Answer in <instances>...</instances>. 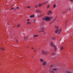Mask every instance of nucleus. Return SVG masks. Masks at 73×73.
Returning <instances> with one entry per match:
<instances>
[{
    "label": "nucleus",
    "mask_w": 73,
    "mask_h": 73,
    "mask_svg": "<svg viewBox=\"0 0 73 73\" xmlns=\"http://www.w3.org/2000/svg\"><path fill=\"white\" fill-rule=\"evenodd\" d=\"M55 38H52V39H53V40H55Z\"/></svg>",
    "instance_id": "obj_27"
},
{
    "label": "nucleus",
    "mask_w": 73,
    "mask_h": 73,
    "mask_svg": "<svg viewBox=\"0 0 73 73\" xmlns=\"http://www.w3.org/2000/svg\"><path fill=\"white\" fill-rule=\"evenodd\" d=\"M38 36V35H35L34 36V37H37Z\"/></svg>",
    "instance_id": "obj_10"
},
{
    "label": "nucleus",
    "mask_w": 73,
    "mask_h": 73,
    "mask_svg": "<svg viewBox=\"0 0 73 73\" xmlns=\"http://www.w3.org/2000/svg\"><path fill=\"white\" fill-rule=\"evenodd\" d=\"M40 61L41 62H43V60H42V59H40Z\"/></svg>",
    "instance_id": "obj_14"
},
{
    "label": "nucleus",
    "mask_w": 73,
    "mask_h": 73,
    "mask_svg": "<svg viewBox=\"0 0 73 73\" xmlns=\"http://www.w3.org/2000/svg\"><path fill=\"white\" fill-rule=\"evenodd\" d=\"M1 49L2 51H4V50H5V49L3 47L1 48Z\"/></svg>",
    "instance_id": "obj_6"
},
{
    "label": "nucleus",
    "mask_w": 73,
    "mask_h": 73,
    "mask_svg": "<svg viewBox=\"0 0 73 73\" xmlns=\"http://www.w3.org/2000/svg\"><path fill=\"white\" fill-rule=\"evenodd\" d=\"M16 41L17 42V40H16Z\"/></svg>",
    "instance_id": "obj_40"
},
{
    "label": "nucleus",
    "mask_w": 73,
    "mask_h": 73,
    "mask_svg": "<svg viewBox=\"0 0 73 73\" xmlns=\"http://www.w3.org/2000/svg\"><path fill=\"white\" fill-rule=\"evenodd\" d=\"M44 27H42V28H41L40 29L41 30V32H44Z\"/></svg>",
    "instance_id": "obj_3"
},
{
    "label": "nucleus",
    "mask_w": 73,
    "mask_h": 73,
    "mask_svg": "<svg viewBox=\"0 0 73 73\" xmlns=\"http://www.w3.org/2000/svg\"><path fill=\"white\" fill-rule=\"evenodd\" d=\"M40 32H42V31H40Z\"/></svg>",
    "instance_id": "obj_41"
},
{
    "label": "nucleus",
    "mask_w": 73,
    "mask_h": 73,
    "mask_svg": "<svg viewBox=\"0 0 73 73\" xmlns=\"http://www.w3.org/2000/svg\"><path fill=\"white\" fill-rule=\"evenodd\" d=\"M37 5H36V7H35V8H37Z\"/></svg>",
    "instance_id": "obj_38"
},
{
    "label": "nucleus",
    "mask_w": 73,
    "mask_h": 73,
    "mask_svg": "<svg viewBox=\"0 0 73 73\" xmlns=\"http://www.w3.org/2000/svg\"><path fill=\"white\" fill-rule=\"evenodd\" d=\"M51 44L52 46H53V47H54V46H55V45H53V44Z\"/></svg>",
    "instance_id": "obj_18"
},
{
    "label": "nucleus",
    "mask_w": 73,
    "mask_h": 73,
    "mask_svg": "<svg viewBox=\"0 0 73 73\" xmlns=\"http://www.w3.org/2000/svg\"><path fill=\"white\" fill-rule=\"evenodd\" d=\"M46 62H44V63H42V65L43 66H45V65H46Z\"/></svg>",
    "instance_id": "obj_5"
},
{
    "label": "nucleus",
    "mask_w": 73,
    "mask_h": 73,
    "mask_svg": "<svg viewBox=\"0 0 73 73\" xmlns=\"http://www.w3.org/2000/svg\"><path fill=\"white\" fill-rule=\"evenodd\" d=\"M11 1H12V0H11Z\"/></svg>",
    "instance_id": "obj_45"
},
{
    "label": "nucleus",
    "mask_w": 73,
    "mask_h": 73,
    "mask_svg": "<svg viewBox=\"0 0 73 73\" xmlns=\"http://www.w3.org/2000/svg\"><path fill=\"white\" fill-rule=\"evenodd\" d=\"M49 8V5H48V6L47 7V9H48Z\"/></svg>",
    "instance_id": "obj_19"
},
{
    "label": "nucleus",
    "mask_w": 73,
    "mask_h": 73,
    "mask_svg": "<svg viewBox=\"0 0 73 73\" xmlns=\"http://www.w3.org/2000/svg\"><path fill=\"white\" fill-rule=\"evenodd\" d=\"M61 30H62V29H60V30H59V32H60L61 31Z\"/></svg>",
    "instance_id": "obj_26"
},
{
    "label": "nucleus",
    "mask_w": 73,
    "mask_h": 73,
    "mask_svg": "<svg viewBox=\"0 0 73 73\" xmlns=\"http://www.w3.org/2000/svg\"><path fill=\"white\" fill-rule=\"evenodd\" d=\"M48 13H50V14H52V12H51V11H48Z\"/></svg>",
    "instance_id": "obj_16"
},
{
    "label": "nucleus",
    "mask_w": 73,
    "mask_h": 73,
    "mask_svg": "<svg viewBox=\"0 0 73 73\" xmlns=\"http://www.w3.org/2000/svg\"><path fill=\"white\" fill-rule=\"evenodd\" d=\"M32 49H33V48H32Z\"/></svg>",
    "instance_id": "obj_43"
},
{
    "label": "nucleus",
    "mask_w": 73,
    "mask_h": 73,
    "mask_svg": "<svg viewBox=\"0 0 73 73\" xmlns=\"http://www.w3.org/2000/svg\"><path fill=\"white\" fill-rule=\"evenodd\" d=\"M53 72V70H52L51 71V72Z\"/></svg>",
    "instance_id": "obj_37"
},
{
    "label": "nucleus",
    "mask_w": 73,
    "mask_h": 73,
    "mask_svg": "<svg viewBox=\"0 0 73 73\" xmlns=\"http://www.w3.org/2000/svg\"><path fill=\"white\" fill-rule=\"evenodd\" d=\"M46 3H48V2H46L44 3V4H46Z\"/></svg>",
    "instance_id": "obj_23"
},
{
    "label": "nucleus",
    "mask_w": 73,
    "mask_h": 73,
    "mask_svg": "<svg viewBox=\"0 0 73 73\" xmlns=\"http://www.w3.org/2000/svg\"><path fill=\"white\" fill-rule=\"evenodd\" d=\"M52 70H53L56 71V70H57V69L55 68L54 69H52Z\"/></svg>",
    "instance_id": "obj_12"
},
{
    "label": "nucleus",
    "mask_w": 73,
    "mask_h": 73,
    "mask_svg": "<svg viewBox=\"0 0 73 73\" xmlns=\"http://www.w3.org/2000/svg\"><path fill=\"white\" fill-rule=\"evenodd\" d=\"M27 8H31V7H30L29 6H28L27 7Z\"/></svg>",
    "instance_id": "obj_24"
},
{
    "label": "nucleus",
    "mask_w": 73,
    "mask_h": 73,
    "mask_svg": "<svg viewBox=\"0 0 73 73\" xmlns=\"http://www.w3.org/2000/svg\"><path fill=\"white\" fill-rule=\"evenodd\" d=\"M28 39H29V38L28 37H26V40H28Z\"/></svg>",
    "instance_id": "obj_20"
},
{
    "label": "nucleus",
    "mask_w": 73,
    "mask_h": 73,
    "mask_svg": "<svg viewBox=\"0 0 73 73\" xmlns=\"http://www.w3.org/2000/svg\"><path fill=\"white\" fill-rule=\"evenodd\" d=\"M53 44V42H51V44Z\"/></svg>",
    "instance_id": "obj_32"
},
{
    "label": "nucleus",
    "mask_w": 73,
    "mask_h": 73,
    "mask_svg": "<svg viewBox=\"0 0 73 73\" xmlns=\"http://www.w3.org/2000/svg\"><path fill=\"white\" fill-rule=\"evenodd\" d=\"M66 73H72L71 72H70L69 70H68V71H67L66 72Z\"/></svg>",
    "instance_id": "obj_8"
},
{
    "label": "nucleus",
    "mask_w": 73,
    "mask_h": 73,
    "mask_svg": "<svg viewBox=\"0 0 73 73\" xmlns=\"http://www.w3.org/2000/svg\"><path fill=\"white\" fill-rule=\"evenodd\" d=\"M58 27H57V29H58Z\"/></svg>",
    "instance_id": "obj_39"
},
{
    "label": "nucleus",
    "mask_w": 73,
    "mask_h": 73,
    "mask_svg": "<svg viewBox=\"0 0 73 73\" xmlns=\"http://www.w3.org/2000/svg\"><path fill=\"white\" fill-rule=\"evenodd\" d=\"M52 55H55V53H52Z\"/></svg>",
    "instance_id": "obj_21"
},
{
    "label": "nucleus",
    "mask_w": 73,
    "mask_h": 73,
    "mask_svg": "<svg viewBox=\"0 0 73 73\" xmlns=\"http://www.w3.org/2000/svg\"><path fill=\"white\" fill-rule=\"evenodd\" d=\"M42 5H43V4H41L40 3H39V7H41V6Z\"/></svg>",
    "instance_id": "obj_11"
},
{
    "label": "nucleus",
    "mask_w": 73,
    "mask_h": 73,
    "mask_svg": "<svg viewBox=\"0 0 73 73\" xmlns=\"http://www.w3.org/2000/svg\"><path fill=\"white\" fill-rule=\"evenodd\" d=\"M47 14L48 15H50V14H49V13H47Z\"/></svg>",
    "instance_id": "obj_25"
},
{
    "label": "nucleus",
    "mask_w": 73,
    "mask_h": 73,
    "mask_svg": "<svg viewBox=\"0 0 73 73\" xmlns=\"http://www.w3.org/2000/svg\"><path fill=\"white\" fill-rule=\"evenodd\" d=\"M34 17V15H31V16H30L31 18H32V17Z\"/></svg>",
    "instance_id": "obj_17"
},
{
    "label": "nucleus",
    "mask_w": 73,
    "mask_h": 73,
    "mask_svg": "<svg viewBox=\"0 0 73 73\" xmlns=\"http://www.w3.org/2000/svg\"><path fill=\"white\" fill-rule=\"evenodd\" d=\"M55 28H57V27L56 26H55Z\"/></svg>",
    "instance_id": "obj_35"
},
{
    "label": "nucleus",
    "mask_w": 73,
    "mask_h": 73,
    "mask_svg": "<svg viewBox=\"0 0 73 73\" xmlns=\"http://www.w3.org/2000/svg\"><path fill=\"white\" fill-rule=\"evenodd\" d=\"M53 7L54 8H56V5L54 4L53 5Z\"/></svg>",
    "instance_id": "obj_15"
},
{
    "label": "nucleus",
    "mask_w": 73,
    "mask_h": 73,
    "mask_svg": "<svg viewBox=\"0 0 73 73\" xmlns=\"http://www.w3.org/2000/svg\"><path fill=\"white\" fill-rule=\"evenodd\" d=\"M52 66H53V65L50 66V67H51V68H52Z\"/></svg>",
    "instance_id": "obj_33"
},
{
    "label": "nucleus",
    "mask_w": 73,
    "mask_h": 73,
    "mask_svg": "<svg viewBox=\"0 0 73 73\" xmlns=\"http://www.w3.org/2000/svg\"><path fill=\"white\" fill-rule=\"evenodd\" d=\"M17 26L18 27H20V25H18Z\"/></svg>",
    "instance_id": "obj_29"
},
{
    "label": "nucleus",
    "mask_w": 73,
    "mask_h": 73,
    "mask_svg": "<svg viewBox=\"0 0 73 73\" xmlns=\"http://www.w3.org/2000/svg\"><path fill=\"white\" fill-rule=\"evenodd\" d=\"M43 20H45V21H49L50 20V17H46L44 18H42Z\"/></svg>",
    "instance_id": "obj_1"
},
{
    "label": "nucleus",
    "mask_w": 73,
    "mask_h": 73,
    "mask_svg": "<svg viewBox=\"0 0 73 73\" xmlns=\"http://www.w3.org/2000/svg\"><path fill=\"white\" fill-rule=\"evenodd\" d=\"M12 9H13V8H12L10 9V10H12Z\"/></svg>",
    "instance_id": "obj_28"
},
{
    "label": "nucleus",
    "mask_w": 73,
    "mask_h": 73,
    "mask_svg": "<svg viewBox=\"0 0 73 73\" xmlns=\"http://www.w3.org/2000/svg\"><path fill=\"white\" fill-rule=\"evenodd\" d=\"M70 1H71V2L73 1L72 0H69Z\"/></svg>",
    "instance_id": "obj_34"
},
{
    "label": "nucleus",
    "mask_w": 73,
    "mask_h": 73,
    "mask_svg": "<svg viewBox=\"0 0 73 73\" xmlns=\"http://www.w3.org/2000/svg\"><path fill=\"white\" fill-rule=\"evenodd\" d=\"M54 72H52V73H54Z\"/></svg>",
    "instance_id": "obj_44"
},
{
    "label": "nucleus",
    "mask_w": 73,
    "mask_h": 73,
    "mask_svg": "<svg viewBox=\"0 0 73 73\" xmlns=\"http://www.w3.org/2000/svg\"><path fill=\"white\" fill-rule=\"evenodd\" d=\"M36 52V51H35V52Z\"/></svg>",
    "instance_id": "obj_46"
},
{
    "label": "nucleus",
    "mask_w": 73,
    "mask_h": 73,
    "mask_svg": "<svg viewBox=\"0 0 73 73\" xmlns=\"http://www.w3.org/2000/svg\"><path fill=\"white\" fill-rule=\"evenodd\" d=\"M36 13H38V12H40V11L39 10H36Z\"/></svg>",
    "instance_id": "obj_9"
},
{
    "label": "nucleus",
    "mask_w": 73,
    "mask_h": 73,
    "mask_svg": "<svg viewBox=\"0 0 73 73\" xmlns=\"http://www.w3.org/2000/svg\"><path fill=\"white\" fill-rule=\"evenodd\" d=\"M16 8H17V9H19V7H17Z\"/></svg>",
    "instance_id": "obj_31"
},
{
    "label": "nucleus",
    "mask_w": 73,
    "mask_h": 73,
    "mask_svg": "<svg viewBox=\"0 0 73 73\" xmlns=\"http://www.w3.org/2000/svg\"><path fill=\"white\" fill-rule=\"evenodd\" d=\"M59 31V29H57V30H56L55 31V33H58V31Z\"/></svg>",
    "instance_id": "obj_7"
},
{
    "label": "nucleus",
    "mask_w": 73,
    "mask_h": 73,
    "mask_svg": "<svg viewBox=\"0 0 73 73\" xmlns=\"http://www.w3.org/2000/svg\"><path fill=\"white\" fill-rule=\"evenodd\" d=\"M54 50L55 52H56V51L57 50V48H56V47L55 46H54Z\"/></svg>",
    "instance_id": "obj_4"
},
{
    "label": "nucleus",
    "mask_w": 73,
    "mask_h": 73,
    "mask_svg": "<svg viewBox=\"0 0 73 73\" xmlns=\"http://www.w3.org/2000/svg\"><path fill=\"white\" fill-rule=\"evenodd\" d=\"M31 24V23H30V22H28L27 23V24Z\"/></svg>",
    "instance_id": "obj_22"
},
{
    "label": "nucleus",
    "mask_w": 73,
    "mask_h": 73,
    "mask_svg": "<svg viewBox=\"0 0 73 73\" xmlns=\"http://www.w3.org/2000/svg\"><path fill=\"white\" fill-rule=\"evenodd\" d=\"M60 33V32H59L58 33V35H59Z\"/></svg>",
    "instance_id": "obj_30"
},
{
    "label": "nucleus",
    "mask_w": 73,
    "mask_h": 73,
    "mask_svg": "<svg viewBox=\"0 0 73 73\" xmlns=\"http://www.w3.org/2000/svg\"><path fill=\"white\" fill-rule=\"evenodd\" d=\"M42 53L43 55H45L46 54V51H44V50H42Z\"/></svg>",
    "instance_id": "obj_2"
},
{
    "label": "nucleus",
    "mask_w": 73,
    "mask_h": 73,
    "mask_svg": "<svg viewBox=\"0 0 73 73\" xmlns=\"http://www.w3.org/2000/svg\"><path fill=\"white\" fill-rule=\"evenodd\" d=\"M34 21H35V22L36 21V20H35Z\"/></svg>",
    "instance_id": "obj_42"
},
{
    "label": "nucleus",
    "mask_w": 73,
    "mask_h": 73,
    "mask_svg": "<svg viewBox=\"0 0 73 73\" xmlns=\"http://www.w3.org/2000/svg\"><path fill=\"white\" fill-rule=\"evenodd\" d=\"M27 21H29V19H27Z\"/></svg>",
    "instance_id": "obj_36"
},
{
    "label": "nucleus",
    "mask_w": 73,
    "mask_h": 73,
    "mask_svg": "<svg viewBox=\"0 0 73 73\" xmlns=\"http://www.w3.org/2000/svg\"><path fill=\"white\" fill-rule=\"evenodd\" d=\"M63 49H64V48L63 47H62V46L60 48V50H63Z\"/></svg>",
    "instance_id": "obj_13"
}]
</instances>
